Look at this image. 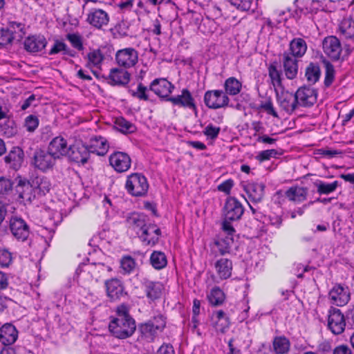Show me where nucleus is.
Segmentation results:
<instances>
[{"instance_id":"6","label":"nucleus","mask_w":354,"mask_h":354,"mask_svg":"<svg viewBox=\"0 0 354 354\" xmlns=\"http://www.w3.org/2000/svg\"><path fill=\"white\" fill-rule=\"evenodd\" d=\"M104 288L106 295L111 302L118 301L127 295L124 283L116 277L105 280Z\"/></svg>"},{"instance_id":"2","label":"nucleus","mask_w":354,"mask_h":354,"mask_svg":"<svg viewBox=\"0 0 354 354\" xmlns=\"http://www.w3.org/2000/svg\"><path fill=\"white\" fill-rule=\"evenodd\" d=\"M125 188L133 196L142 197L146 196L149 189L147 178L141 173H133L127 178Z\"/></svg>"},{"instance_id":"26","label":"nucleus","mask_w":354,"mask_h":354,"mask_svg":"<svg viewBox=\"0 0 354 354\" xmlns=\"http://www.w3.org/2000/svg\"><path fill=\"white\" fill-rule=\"evenodd\" d=\"M283 68L286 77L289 80L295 79L298 73V61L288 53L283 54Z\"/></svg>"},{"instance_id":"40","label":"nucleus","mask_w":354,"mask_h":354,"mask_svg":"<svg viewBox=\"0 0 354 354\" xmlns=\"http://www.w3.org/2000/svg\"><path fill=\"white\" fill-rule=\"evenodd\" d=\"M138 330L141 338L147 342L153 341L158 333L149 322L141 324L138 327Z\"/></svg>"},{"instance_id":"20","label":"nucleus","mask_w":354,"mask_h":354,"mask_svg":"<svg viewBox=\"0 0 354 354\" xmlns=\"http://www.w3.org/2000/svg\"><path fill=\"white\" fill-rule=\"evenodd\" d=\"M241 186L252 202L259 203L261 201L264 196L265 185L263 184L243 182Z\"/></svg>"},{"instance_id":"11","label":"nucleus","mask_w":354,"mask_h":354,"mask_svg":"<svg viewBox=\"0 0 354 354\" xmlns=\"http://www.w3.org/2000/svg\"><path fill=\"white\" fill-rule=\"evenodd\" d=\"M161 236L160 227L150 221L145 228L138 236L141 242L146 245H155Z\"/></svg>"},{"instance_id":"50","label":"nucleus","mask_w":354,"mask_h":354,"mask_svg":"<svg viewBox=\"0 0 354 354\" xmlns=\"http://www.w3.org/2000/svg\"><path fill=\"white\" fill-rule=\"evenodd\" d=\"M129 93L131 94L132 97L137 98L140 100H149L148 88L142 83H139L138 84L136 90H129Z\"/></svg>"},{"instance_id":"33","label":"nucleus","mask_w":354,"mask_h":354,"mask_svg":"<svg viewBox=\"0 0 354 354\" xmlns=\"http://www.w3.org/2000/svg\"><path fill=\"white\" fill-rule=\"evenodd\" d=\"M32 186L34 187L35 195L44 196L48 193L51 189L50 180L43 176H37L32 179Z\"/></svg>"},{"instance_id":"1","label":"nucleus","mask_w":354,"mask_h":354,"mask_svg":"<svg viewBox=\"0 0 354 354\" xmlns=\"http://www.w3.org/2000/svg\"><path fill=\"white\" fill-rule=\"evenodd\" d=\"M116 317L113 318L109 325L111 333L116 338L127 339L135 333L136 322L129 315V308L125 304L119 305L115 310Z\"/></svg>"},{"instance_id":"64","label":"nucleus","mask_w":354,"mask_h":354,"mask_svg":"<svg viewBox=\"0 0 354 354\" xmlns=\"http://www.w3.org/2000/svg\"><path fill=\"white\" fill-rule=\"evenodd\" d=\"M260 108L267 112V113L272 115L274 118H278V114L273 107V104L270 100L266 101L260 105Z\"/></svg>"},{"instance_id":"13","label":"nucleus","mask_w":354,"mask_h":354,"mask_svg":"<svg viewBox=\"0 0 354 354\" xmlns=\"http://www.w3.org/2000/svg\"><path fill=\"white\" fill-rule=\"evenodd\" d=\"M117 64L124 68L134 66L138 62V51L133 48H126L117 51L115 54Z\"/></svg>"},{"instance_id":"16","label":"nucleus","mask_w":354,"mask_h":354,"mask_svg":"<svg viewBox=\"0 0 354 354\" xmlns=\"http://www.w3.org/2000/svg\"><path fill=\"white\" fill-rule=\"evenodd\" d=\"M86 21L93 27L100 30L108 25L109 15L102 9L92 8L87 15Z\"/></svg>"},{"instance_id":"51","label":"nucleus","mask_w":354,"mask_h":354,"mask_svg":"<svg viewBox=\"0 0 354 354\" xmlns=\"http://www.w3.org/2000/svg\"><path fill=\"white\" fill-rule=\"evenodd\" d=\"M198 315L199 301L197 299H194L193 306V316L189 324V327L191 328L193 333H196L197 335H199V329L198 328V325L199 323Z\"/></svg>"},{"instance_id":"22","label":"nucleus","mask_w":354,"mask_h":354,"mask_svg":"<svg viewBox=\"0 0 354 354\" xmlns=\"http://www.w3.org/2000/svg\"><path fill=\"white\" fill-rule=\"evenodd\" d=\"M19 332L11 323H6L0 328V342L6 346L12 345L18 338Z\"/></svg>"},{"instance_id":"37","label":"nucleus","mask_w":354,"mask_h":354,"mask_svg":"<svg viewBox=\"0 0 354 354\" xmlns=\"http://www.w3.org/2000/svg\"><path fill=\"white\" fill-rule=\"evenodd\" d=\"M215 268L221 279H228L232 275V262L228 259L221 258L215 263Z\"/></svg>"},{"instance_id":"58","label":"nucleus","mask_w":354,"mask_h":354,"mask_svg":"<svg viewBox=\"0 0 354 354\" xmlns=\"http://www.w3.org/2000/svg\"><path fill=\"white\" fill-rule=\"evenodd\" d=\"M229 2L241 11H248L251 9L253 0H229Z\"/></svg>"},{"instance_id":"32","label":"nucleus","mask_w":354,"mask_h":354,"mask_svg":"<svg viewBox=\"0 0 354 354\" xmlns=\"http://www.w3.org/2000/svg\"><path fill=\"white\" fill-rule=\"evenodd\" d=\"M281 107L287 113H292L297 107L298 103L295 94L286 91L278 96Z\"/></svg>"},{"instance_id":"54","label":"nucleus","mask_w":354,"mask_h":354,"mask_svg":"<svg viewBox=\"0 0 354 354\" xmlns=\"http://www.w3.org/2000/svg\"><path fill=\"white\" fill-rule=\"evenodd\" d=\"M14 40H16L8 28L0 29V46L6 47L11 45Z\"/></svg>"},{"instance_id":"49","label":"nucleus","mask_w":354,"mask_h":354,"mask_svg":"<svg viewBox=\"0 0 354 354\" xmlns=\"http://www.w3.org/2000/svg\"><path fill=\"white\" fill-rule=\"evenodd\" d=\"M323 64L326 70L324 84L326 87H329L334 81L335 71L333 65L326 59L323 60Z\"/></svg>"},{"instance_id":"60","label":"nucleus","mask_w":354,"mask_h":354,"mask_svg":"<svg viewBox=\"0 0 354 354\" xmlns=\"http://www.w3.org/2000/svg\"><path fill=\"white\" fill-rule=\"evenodd\" d=\"M13 187V183L10 179L0 177V194H8L12 191Z\"/></svg>"},{"instance_id":"8","label":"nucleus","mask_w":354,"mask_h":354,"mask_svg":"<svg viewBox=\"0 0 354 354\" xmlns=\"http://www.w3.org/2000/svg\"><path fill=\"white\" fill-rule=\"evenodd\" d=\"M9 229L12 236L19 241L28 240L30 231L28 223L22 218L12 216L10 218Z\"/></svg>"},{"instance_id":"52","label":"nucleus","mask_w":354,"mask_h":354,"mask_svg":"<svg viewBox=\"0 0 354 354\" xmlns=\"http://www.w3.org/2000/svg\"><path fill=\"white\" fill-rule=\"evenodd\" d=\"M8 28L12 33H13L14 37L17 41L21 39L25 35L24 24L21 23L11 21L9 23Z\"/></svg>"},{"instance_id":"18","label":"nucleus","mask_w":354,"mask_h":354,"mask_svg":"<svg viewBox=\"0 0 354 354\" xmlns=\"http://www.w3.org/2000/svg\"><path fill=\"white\" fill-rule=\"evenodd\" d=\"M174 88V85L165 78L155 79L149 85V90L160 98H167Z\"/></svg>"},{"instance_id":"44","label":"nucleus","mask_w":354,"mask_h":354,"mask_svg":"<svg viewBox=\"0 0 354 354\" xmlns=\"http://www.w3.org/2000/svg\"><path fill=\"white\" fill-rule=\"evenodd\" d=\"M88 62L86 66L91 69L93 67L100 68L104 56L100 50L96 49L87 54Z\"/></svg>"},{"instance_id":"24","label":"nucleus","mask_w":354,"mask_h":354,"mask_svg":"<svg viewBox=\"0 0 354 354\" xmlns=\"http://www.w3.org/2000/svg\"><path fill=\"white\" fill-rule=\"evenodd\" d=\"M47 45L46 38L42 35H32L25 39L24 49L30 53H36L44 50Z\"/></svg>"},{"instance_id":"43","label":"nucleus","mask_w":354,"mask_h":354,"mask_svg":"<svg viewBox=\"0 0 354 354\" xmlns=\"http://www.w3.org/2000/svg\"><path fill=\"white\" fill-rule=\"evenodd\" d=\"M224 88L227 95H236L240 93L242 84L236 78L230 77L225 81Z\"/></svg>"},{"instance_id":"30","label":"nucleus","mask_w":354,"mask_h":354,"mask_svg":"<svg viewBox=\"0 0 354 354\" xmlns=\"http://www.w3.org/2000/svg\"><path fill=\"white\" fill-rule=\"evenodd\" d=\"M308 189L304 187L292 186L285 192V196L295 203H301L307 199Z\"/></svg>"},{"instance_id":"41","label":"nucleus","mask_w":354,"mask_h":354,"mask_svg":"<svg viewBox=\"0 0 354 354\" xmlns=\"http://www.w3.org/2000/svg\"><path fill=\"white\" fill-rule=\"evenodd\" d=\"M207 297L208 301L212 306H218L223 304L225 300V295L218 287H214L207 293Z\"/></svg>"},{"instance_id":"62","label":"nucleus","mask_w":354,"mask_h":354,"mask_svg":"<svg viewBox=\"0 0 354 354\" xmlns=\"http://www.w3.org/2000/svg\"><path fill=\"white\" fill-rule=\"evenodd\" d=\"M149 322L158 332H161L166 326L165 317L162 315L155 316L152 320Z\"/></svg>"},{"instance_id":"42","label":"nucleus","mask_w":354,"mask_h":354,"mask_svg":"<svg viewBox=\"0 0 354 354\" xmlns=\"http://www.w3.org/2000/svg\"><path fill=\"white\" fill-rule=\"evenodd\" d=\"M272 345L275 354H285L289 351L290 343L286 337L277 336L274 338Z\"/></svg>"},{"instance_id":"17","label":"nucleus","mask_w":354,"mask_h":354,"mask_svg":"<svg viewBox=\"0 0 354 354\" xmlns=\"http://www.w3.org/2000/svg\"><path fill=\"white\" fill-rule=\"evenodd\" d=\"M17 185L15 190L19 197L25 201L30 202L35 198L34 187L32 186V180L18 176L16 178Z\"/></svg>"},{"instance_id":"63","label":"nucleus","mask_w":354,"mask_h":354,"mask_svg":"<svg viewBox=\"0 0 354 354\" xmlns=\"http://www.w3.org/2000/svg\"><path fill=\"white\" fill-rule=\"evenodd\" d=\"M1 131L7 137H12L17 133V129L14 127V122L11 120H7L1 125Z\"/></svg>"},{"instance_id":"35","label":"nucleus","mask_w":354,"mask_h":354,"mask_svg":"<svg viewBox=\"0 0 354 354\" xmlns=\"http://www.w3.org/2000/svg\"><path fill=\"white\" fill-rule=\"evenodd\" d=\"M289 50L290 53H288L293 57L301 58L306 53L307 44L302 38H294L289 44Z\"/></svg>"},{"instance_id":"38","label":"nucleus","mask_w":354,"mask_h":354,"mask_svg":"<svg viewBox=\"0 0 354 354\" xmlns=\"http://www.w3.org/2000/svg\"><path fill=\"white\" fill-rule=\"evenodd\" d=\"M314 185L317 188V192L319 195H328L334 192L337 188L341 185V183L337 180L328 183L318 180L314 183Z\"/></svg>"},{"instance_id":"48","label":"nucleus","mask_w":354,"mask_h":354,"mask_svg":"<svg viewBox=\"0 0 354 354\" xmlns=\"http://www.w3.org/2000/svg\"><path fill=\"white\" fill-rule=\"evenodd\" d=\"M136 263L131 256H124L120 259V272L122 274H129L132 273L136 268Z\"/></svg>"},{"instance_id":"29","label":"nucleus","mask_w":354,"mask_h":354,"mask_svg":"<svg viewBox=\"0 0 354 354\" xmlns=\"http://www.w3.org/2000/svg\"><path fill=\"white\" fill-rule=\"evenodd\" d=\"M211 319L214 327L217 331H220L223 333L230 327V318L222 310L214 311L212 314Z\"/></svg>"},{"instance_id":"45","label":"nucleus","mask_w":354,"mask_h":354,"mask_svg":"<svg viewBox=\"0 0 354 354\" xmlns=\"http://www.w3.org/2000/svg\"><path fill=\"white\" fill-rule=\"evenodd\" d=\"M150 262L156 270H161L167 266V260L162 252L153 251L150 257Z\"/></svg>"},{"instance_id":"9","label":"nucleus","mask_w":354,"mask_h":354,"mask_svg":"<svg viewBox=\"0 0 354 354\" xmlns=\"http://www.w3.org/2000/svg\"><path fill=\"white\" fill-rule=\"evenodd\" d=\"M346 327V319L342 312L335 307H330L328 313V328L335 335L342 334Z\"/></svg>"},{"instance_id":"28","label":"nucleus","mask_w":354,"mask_h":354,"mask_svg":"<svg viewBox=\"0 0 354 354\" xmlns=\"http://www.w3.org/2000/svg\"><path fill=\"white\" fill-rule=\"evenodd\" d=\"M48 150L58 160L68 152L69 148L66 140L64 138L58 136L51 140Z\"/></svg>"},{"instance_id":"27","label":"nucleus","mask_w":354,"mask_h":354,"mask_svg":"<svg viewBox=\"0 0 354 354\" xmlns=\"http://www.w3.org/2000/svg\"><path fill=\"white\" fill-rule=\"evenodd\" d=\"M68 151L70 160L78 164H85L90 156L89 149L84 145L71 147Z\"/></svg>"},{"instance_id":"57","label":"nucleus","mask_w":354,"mask_h":354,"mask_svg":"<svg viewBox=\"0 0 354 354\" xmlns=\"http://www.w3.org/2000/svg\"><path fill=\"white\" fill-rule=\"evenodd\" d=\"M39 120L35 115H29L24 120V127L26 131L30 133H33L38 127Z\"/></svg>"},{"instance_id":"55","label":"nucleus","mask_w":354,"mask_h":354,"mask_svg":"<svg viewBox=\"0 0 354 354\" xmlns=\"http://www.w3.org/2000/svg\"><path fill=\"white\" fill-rule=\"evenodd\" d=\"M268 75L274 86H281V73L277 69L274 64H271L268 67Z\"/></svg>"},{"instance_id":"61","label":"nucleus","mask_w":354,"mask_h":354,"mask_svg":"<svg viewBox=\"0 0 354 354\" xmlns=\"http://www.w3.org/2000/svg\"><path fill=\"white\" fill-rule=\"evenodd\" d=\"M276 149H267L260 151L257 156V159L260 162L270 160L271 158H275L278 155Z\"/></svg>"},{"instance_id":"36","label":"nucleus","mask_w":354,"mask_h":354,"mask_svg":"<svg viewBox=\"0 0 354 354\" xmlns=\"http://www.w3.org/2000/svg\"><path fill=\"white\" fill-rule=\"evenodd\" d=\"M84 271L89 273L91 277L97 281L105 271L111 272L112 268L103 263H91L84 266Z\"/></svg>"},{"instance_id":"46","label":"nucleus","mask_w":354,"mask_h":354,"mask_svg":"<svg viewBox=\"0 0 354 354\" xmlns=\"http://www.w3.org/2000/svg\"><path fill=\"white\" fill-rule=\"evenodd\" d=\"M341 34L346 39L354 38V21L351 19H344L339 26Z\"/></svg>"},{"instance_id":"12","label":"nucleus","mask_w":354,"mask_h":354,"mask_svg":"<svg viewBox=\"0 0 354 354\" xmlns=\"http://www.w3.org/2000/svg\"><path fill=\"white\" fill-rule=\"evenodd\" d=\"M109 161L112 168L118 173L127 171L131 165L129 155L122 151H115L109 156Z\"/></svg>"},{"instance_id":"53","label":"nucleus","mask_w":354,"mask_h":354,"mask_svg":"<svg viewBox=\"0 0 354 354\" xmlns=\"http://www.w3.org/2000/svg\"><path fill=\"white\" fill-rule=\"evenodd\" d=\"M220 131L221 128L219 127L214 126L212 124H209L204 128L203 132L204 136L206 137L207 140L210 143H212L213 141L217 138Z\"/></svg>"},{"instance_id":"19","label":"nucleus","mask_w":354,"mask_h":354,"mask_svg":"<svg viewBox=\"0 0 354 354\" xmlns=\"http://www.w3.org/2000/svg\"><path fill=\"white\" fill-rule=\"evenodd\" d=\"M142 286L149 301H154L161 297L164 290L162 283L144 279Z\"/></svg>"},{"instance_id":"15","label":"nucleus","mask_w":354,"mask_h":354,"mask_svg":"<svg viewBox=\"0 0 354 354\" xmlns=\"http://www.w3.org/2000/svg\"><path fill=\"white\" fill-rule=\"evenodd\" d=\"M244 212L242 204L234 197L227 199L225 205V221H236L241 218Z\"/></svg>"},{"instance_id":"10","label":"nucleus","mask_w":354,"mask_h":354,"mask_svg":"<svg viewBox=\"0 0 354 354\" xmlns=\"http://www.w3.org/2000/svg\"><path fill=\"white\" fill-rule=\"evenodd\" d=\"M230 99L222 90L209 91L204 95V102L207 106L213 109L224 108L228 106Z\"/></svg>"},{"instance_id":"4","label":"nucleus","mask_w":354,"mask_h":354,"mask_svg":"<svg viewBox=\"0 0 354 354\" xmlns=\"http://www.w3.org/2000/svg\"><path fill=\"white\" fill-rule=\"evenodd\" d=\"M57 160L48 149H37L34 152L30 163L35 169L47 172L53 169Z\"/></svg>"},{"instance_id":"59","label":"nucleus","mask_w":354,"mask_h":354,"mask_svg":"<svg viewBox=\"0 0 354 354\" xmlns=\"http://www.w3.org/2000/svg\"><path fill=\"white\" fill-rule=\"evenodd\" d=\"M12 261V256L6 249H0V266L1 268L8 267Z\"/></svg>"},{"instance_id":"5","label":"nucleus","mask_w":354,"mask_h":354,"mask_svg":"<svg viewBox=\"0 0 354 354\" xmlns=\"http://www.w3.org/2000/svg\"><path fill=\"white\" fill-rule=\"evenodd\" d=\"M322 46L324 53L333 61L344 60L351 54V50L348 49L346 50V53L342 56V44L339 39L335 36L325 37L323 40Z\"/></svg>"},{"instance_id":"7","label":"nucleus","mask_w":354,"mask_h":354,"mask_svg":"<svg viewBox=\"0 0 354 354\" xmlns=\"http://www.w3.org/2000/svg\"><path fill=\"white\" fill-rule=\"evenodd\" d=\"M330 302L337 306H344L351 299L350 289L342 283H335L328 292Z\"/></svg>"},{"instance_id":"39","label":"nucleus","mask_w":354,"mask_h":354,"mask_svg":"<svg viewBox=\"0 0 354 354\" xmlns=\"http://www.w3.org/2000/svg\"><path fill=\"white\" fill-rule=\"evenodd\" d=\"M321 70L318 63L310 62L306 68L305 77L310 84H315L320 78Z\"/></svg>"},{"instance_id":"23","label":"nucleus","mask_w":354,"mask_h":354,"mask_svg":"<svg viewBox=\"0 0 354 354\" xmlns=\"http://www.w3.org/2000/svg\"><path fill=\"white\" fill-rule=\"evenodd\" d=\"M298 104L303 106H310L317 100L315 91L310 87L304 86L299 88L295 93Z\"/></svg>"},{"instance_id":"3","label":"nucleus","mask_w":354,"mask_h":354,"mask_svg":"<svg viewBox=\"0 0 354 354\" xmlns=\"http://www.w3.org/2000/svg\"><path fill=\"white\" fill-rule=\"evenodd\" d=\"M223 232L216 241L217 248L221 254L230 253L234 248H236L234 239L235 230L229 222H223L222 225Z\"/></svg>"},{"instance_id":"47","label":"nucleus","mask_w":354,"mask_h":354,"mask_svg":"<svg viewBox=\"0 0 354 354\" xmlns=\"http://www.w3.org/2000/svg\"><path fill=\"white\" fill-rule=\"evenodd\" d=\"M115 127L124 134L132 133L136 131V127L122 117L117 118L115 121Z\"/></svg>"},{"instance_id":"14","label":"nucleus","mask_w":354,"mask_h":354,"mask_svg":"<svg viewBox=\"0 0 354 354\" xmlns=\"http://www.w3.org/2000/svg\"><path fill=\"white\" fill-rule=\"evenodd\" d=\"M150 221L147 215L138 212H132L126 218L128 230L134 232L138 236Z\"/></svg>"},{"instance_id":"56","label":"nucleus","mask_w":354,"mask_h":354,"mask_svg":"<svg viewBox=\"0 0 354 354\" xmlns=\"http://www.w3.org/2000/svg\"><path fill=\"white\" fill-rule=\"evenodd\" d=\"M66 38L74 48L79 51L84 49L82 37L79 33H68Z\"/></svg>"},{"instance_id":"25","label":"nucleus","mask_w":354,"mask_h":354,"mask_svg":"<svg viewBox=\"0 0 354 354\" xmlns=\"http://www.w3.org/2000/svg\"><path fill=\"white\" fill-rule=\"evenodd\" d=\"M24 157L23 150L19 147H14L4 158V160L9 168L17 171L21 167Z\"/></svg>"},{"instance_id":"31","label":"nucleus","mask_w":354,"mask_h":354,"mask_svg":"<svg viewBox=\"0 0 354 354\" xmlns=\"http://www.w3.org/2000/svg\"><path fill=\"white\" fill-rule=\"evenodd\" d=\"M167 100L171 102L174 105L192 109L195 111V114H197L196 106L194 103V99L187 89H183L181 95L168 97Z\"/></svg>"},{"instance_id":"21","label":"nucleus","mask_w":354,"mask_h":354,"mask_svg":"<svg viewBox=\"0 0 354 354\" xmlns=\"http://www.w3.org/2000/svg\"><path fill=\"white\" fill-rule=\"evenodd\" d=\"M130 73L124 69L114 68H111L108 77L106 78L108 83L112 86H124L130 81Z\"/></svg>"},{"instance_id":"34","label":"nucleus","mask_w":354,"mask_h":354,"mask_svg":"<svg viewBox=\"0 0 354 354\" xmlns=\"http://www.w3.org/2000/svg\"><path fill=\"white\" fill-rule=\"evenodd\" d=\"M90 153L98 156H104L109 149V144L106 138L99 136L91 139V144L87 146Z\"/></svg>"}]
</instances>
